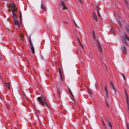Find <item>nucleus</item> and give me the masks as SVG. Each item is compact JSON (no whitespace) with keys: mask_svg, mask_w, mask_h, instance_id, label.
<instances>
[{"mask_svg":"<svg viewBox=\"0 0 129 129\" xmlns=\"http://www.w3.org/2000/svg\"><path fill=\"white\" fill-rule=\"evenodd\" d=\"M37 99L39 103L42 106H44V103L46 106L47 107L49 108V106L47 104L45 99L44 97L42 96L38 97L37 98Z\"/></svg>","mask_w":129,"mask_h":129,"instance_id":"f257e3e1","label":"nucleus"},{"mask_svg":"<svg viewBox=\"0 0 129 129\" xmlns=\"http://www.w3.org/2000/svg\"><path fill=\"white\" fill-rule=\"evenodd\" d=\"M121 40L124 42L126 43V40H127L129 41V38L128 36L126 34H124L123 36L121 38Z\"/></svg>","mask_w":129,"mask_h":129,"instance_id":"f03ea898","label":"nucleus"},{"mask_svg":"<svg viewBox=\"0 0 129 129\" xmlns=\"http://www.w3.org/2000/svg\"><path fill=\"white\" fill-rule=\"evenodd\" d=\"M110 84L111 85L112 87V89L114 91L115 94L116 95V92H117V90L114 87L112 81H111L110 83Z\"/></svg>","mask_w":129,"mask_h":129,"instance_id":"7ed1b4c3","label":"nucleus"},{"mask_svg":"<svg viewBox=\"0 0 129 129\" xmlns=\"http://www.w3.org/2000/svg\"><path fill=\"white\" fill-rule=\"evenodd\" d=\"M105 90L106 92V96L108 98V99H109V96L108 95V91L107 89V87L106 85H105Z\"/></svg>","mask_w":129,"mask_h":129,"instance_id":"20e7f679","label":"nucleus"},{"mask_svg":"<svg viewBox=\"0 0 129 129\" xmlns=\"http://www.w3.org/2000/svg\"><path fill=\"white\" fill-rule=\"evenodd\" d=\"M14 24L15 26L16 27L18 28L19 27V25L18 21L16 20H14Z\"/></svg>","mask_w":129,"mask_h":129,"instance_id":"39448f33","label":"nucleus"},{"mask_svg":"<svg viewBox=\"0 0 129 129\" xmlns=\"http://www.w3.org/2000/svg\"><path fill=\"white\" fill-rule=\"evenodd\" d=\"M60 4L62 6V9L64 10L67 9V7L65 6L64 3L63 2H60Z\"/></svg>","mask_w":129,"mask_h":129,"instance_id":"423d86ee","label":"nucleus"},{"mask_svg":"<svg viewBox=\"0 0 129 129\" xmlns=\"http://www.w3.org/2000/svg\"><path fill=\"white\" fill-rule=\"evenodd\" d=\"M93 17L94 19L96 21H97V16L95 12H94L93 14H92Z\"/></svg>","mask_w":129,"mask_h":129,"instance_id":"0eeeda50","label":"nucleus"},{"mask_svg":"<svg viewBox=\"0 0 129 129\" xmlns=\"http://www.w3.org/2000/svg\"><path fill=\"white\" fill-rule=\"evenodd\" d=\"M106 123L108 126L111 127V129H112V125L111 122L107 120L106 121Z\"/></svg>","mask_w":129,"mask_h":129,"instance_id":"6e6552de","label":"nucleus"},{"mask_svg":"<svg viewBox=\"0 0 129 129\" xmlns=\"http://www.w3.org/2000/svg\"><path fill=\"white\" fill-rule=\"evenodd\" d=\"M125 93H126V101H127V104H129V103L128 101V94H127V92H126V91H125Z\"/></svg>","mask_w":129,"mask_h":129,"instance_id":"1a4fd4ad","label":"nucleus"},{"mask_svg":"<svg viewBox=\"0 0 129 129\" xmlns=\"http://www.w3.org/2000/svg\"><path fill=\"white\" fill-rule=\"evenodd\" d=\"M41 7L42 9L43 10L45 11H46V8L45 7V6L43 4H41Z\"/></svg>","mask_w":129,"mask_h":129,"instance_id":"9d476101","label":"nucleus"},{"mask_svg":"<svg viewBox=\"0 0 129 129\" xmlns=\"http://www.w3.org/2000/svg\"><path fill=\"white\" fill-rule=\"evenodd\" d=\"M11 10H12V13H15V11L17 10V8L16 7H15V8H12Z\"/></svg>","mask_w":129,"mask_h":129,"instance_id":"9b49d317","label":"nucleus"},{"mask_svg":"<svg viewBox=\"0 0 129 129\" xmlns=\"http://www.w3.org/2000/svg\"><path fill=\"white\" fill-rule=\"evenodd\" d=\"M31 49V51L32 52L33 54H34V49L33 46H30Z\"/></svg>","mask_w":129,"mask_h":129,"instance_id":"f8f14e48","label":"nucleus"},{"mask_svg":"<svg viewBox=\"0 0 129 129\" xmlns=\"http://www.w3.org/2000/svg\"><path fill=\"white\" fill-rule=\"evenodd\" d=\"M13 18L14 20H15L16 18V16L15 13H12Z\"/></svg>","mask_w":129,"mask_h":129,"instance_id":"ddd939ff","label":"nucleus"},{"mask_svg":"<svg viewBox=\"0 0 129 129\" xmlns=\"http://www.w3.org/2000/svg\"><path fill=\"white\" fill-rule=\"evenodd\" d=\"M97 46L98 49L99 50L101 48V47L98 41H97Z\"/></svg>","mask_w":129,"mask_h":129,"instance_id":"4468645a","label":"nucleus"},{"mask_svg":"<svg viewBox=\"0 0 129 129\" xmlns=\"http://www.w3.org/2000/svg\"><path fill=\"white\" fill-rule=\"evenodd\" d=\"M9 6L10 7H11L12 8H13L15 7V5L14 4H10L9 5Z\"/></svg>","mask_w":129,"mask_h":129,"instance_id":"2eb2a0df","label":"nucleus"},{"mask_svg":"<svg viewBox=\"0 0 129 129\" xmlns=\"http://www.w3.org/2000/svg\"><path fill=\"white\" fill-rule=\"evenodd\" d=\"M6 86L9 89H10V84L9 83H6Z\"/></svg>","mask_w":129,"mask_h":129,"instance_id":"dca6fc26","label":"nucleus"},{"mask_svg":"<svg viewBox=\"0 0 129 129\" xmlns=\"http://www.w3.org/2000/svg\"><path fill=\"white\" fill-rule=\"evenodd\" d=\"M97 12H98V17H101V15L100 14V13H99V10L98 9V7H97Z\"/></svg>","mask_w":129,"mask_h":129,"instance_id":"f3484780","label":"nucleus"},{"mask_svg":"<svg viewBox=\"0 0 129 129\" xmlns=\"http://www.w3.org/2000/svg\"><path fill=\"white\" fill-rule=\"evenodd\" d=\"M57 93H58V95L57 96L58 97H60V91L59 89L57 88Z\"/></svg>","mask_w":129,"mask_h":129,"instance_id":"a211bd4d","label":"nucleus"},{"mask_svg":"<svg viewBox=\"0 0 129 129\" xmlns=\"http://www.w3.org/2000/svg\"><path fill=\"white\" fill-rule=\"evenodd\" d=\"M121 49L122 51H125L126 50V48L124 46L122 47L121 48Z\"/></svg>","mask_w":129,"mask_h":129,"instance_id":"6ab92c4d","label":"nucleus"},{"mask_svg":"<svg viewBox=\"0 0 129 129\" xmlns=\"http://www.w3.org/2000/svg\"><path fill=\"white\" fill-rule=\"evenodd\" d=\"M60 79L62 81H63L62 78V74H61L60 73Z\"/></svg>","mask_w":129,"mask_h":129,"instance_id":"aec40b11","label":"nucleus"},{"mask_svg":"<svg viewBox=\"0 0 129 129\" xmlns=\"http://www.w3.org/2000/svg\"><path fill=\"white\" fill-rule=\"evenodd\" d=\"M127 107H128V110L127 112L128 113H129V104H127Z\"/></svg>","mask_w":129,"mask_h":129,"instance_id":"412c9836","label":"nucleus"},{"mask_svg":"<svg viewBox=\"0 0 129 129\" xmlns=\"http://www.w3.org/2000/svg\"><path fill=\"white\" fill-rule=\"evenodd\" d=\"M88 92L89 94H92V92L90 90H88Z\"/></svg>","mask_w":129,"mask_h":129,"instance_id":"4be33fe9","label":"nucleus"},{"mask_svg":"<svg viewBox=\"0 0 129 129\" xmlns=\"http://www.w3.org/2000/svg\"><path fill=\"white\" fill-rule=\"evenodd\" d=\"M70 94H71V95H72V96L73 97V98H74V95H73V93H72V91H70Z\"/></svg>","mask_w":129,"mask_h":129,"instance_id":"5701e85b","label":"nucleus"},{"mask_svg":"<svg viewBox=\"0 0 129 129\" xmlns=\"http://www.w3.org/2000/svg\"><path fill=\"white\" fill-rule=\"evenodd\" d=\"M99 51L100 53L102 52V48L100 49L99 50Z\"/></svg>","mask_w":129,"mask_h":129,"instance_id":"b1692460","label":"nucleus"},{"mask_svg":"<svg viewBox=\"0 0 129 129\" xmlns=\"http://www.w3.org/2000/svg\"><path fill=\"white\" fill-rule=\"evenodd\" d=\"M30 46H33V44L32 43L30 40Z\"/></svg>","mask_w":129,"mask_h":129,"instance_id":"393cba45","label":"nucleus"},{"mask_svg":"<svg viewBox=\"0 0 129 129\" xmlns=\"http://www.w3.org/2000/svg\"><path fill=\"white\" fill-rule=\"evenodd\" d=\"M103 124L104 125V126L105 127V129H106V126L105 125V123L103 121Z\"/></svg>","mask_w":129,"mask_h":129,"instance_id":"a878e982","label":"nucleus"},{"mask_svg":"<svg viewBox=\"0 0 129 129\" xmlns=\"http://www.w3.org/2000/svg\"><path fill=\"white\" fill-rule=\"evenodd\" d=\"M23 36L22 34H21L20 35V37L21 38H23Z\"/></svg>","mask_w":129,"mask_h":129,"instance_id":"bb28decb","label":"nucleus"},{"mask_svg":"<svg viewBox=\"0 0 129 129\" xmlns=\"http://www.w3.org/2000/svg\"><path fill=\"white\" fill-rule=\"evenodd\" d=\"M59 73L60 74V73L61 74V71H60V68H59Z\"/></svg>","mask_w":129,"mask_h":129,"instance_id":"cd10ccee","label":"nucleus"},{"mask_svg":"<svg viewBox=\"0 0 129 129\" xmlns=\"http://www.w3.org/2000/svg\"><path fill=\"white\" fill-rule=\"evenodd\" d=\"M126 30L127 31L129 32V26L128 28H127Z\"/></svg>","mask_w":129,"mask_h":129,"instance_id":"c85d7f7f","label":"nucleus"},{"mask_svg":"<svg viewBox=\"0 0 129 129\" xmlns=\"http://www.w3.org/2000/svg\"><path fill=\"white\" fill-rule=\"evenodd\" d=\"M127 127H129V124L128 123H127Z\"/></svg>","mask_w":129,"mask_h":129,"instance_id":"c756f323","label":"nucleus"},{"mask_svg":"<svg viewBox=\"0 0 129 129\" xmlns=\"http://www.w3.org/2000/svg\"><path fill=\"white\" fill-rule=\"evenodd\" d=\"M81 47H82V48L83 49L84 48V47L82 45V46H81Z\"/></svg>","mask_w":129,"mask_h":129,"instance_id":"7c9ffc66","label":"nucleus"},{"mask_svg":"<svg viewBox=\"0 0 129 129\" xmlns=\"http://www.w3.org/2000/svg\"><path fill=\"white\" fill-rule=\"evenodd\" d=\"M94 34H93V37L94 38H95V35H94Z\"/></svg>","mask_w":129,"mask_h":129,"instance_id":"2f4dec72","label":"nucleus"},{"mask_svg":"<svg viewBox=\"0 0 129 129\" xmlns=\"http://www.w3.org/2000/svg\"><path fill=\"white\" fill-rule=\"evenodd\" d=\"M2 60L1 59V57H0V61H1Z\"/></svg>","mask_w":129,"mask_h":129,"instance_id":"473e14b6","label":"nucleus"},{"mask_svg":"<svg viewBox=\"0 0 129 129\" xmlns=\"http://www.w3.org/2000/svg\"><path fill=\"white\" fill-rule=\"evenodd\" d=\"M79 44L81 46H82V45L80 42H79Z\"/></svg>","mask_w":129,"mask_h":129,"instance_id":"72a5a7b5","label":"nucleus"},{"mask_svg":"<svg viewBox=\"0 0 129 129\" xmlns=\"http://www.w3.org/2000/svg\"><path fill=\"white\" fill-rule=\"evenodd\" d=\"M11 10L9 9V10H8V11H10H10H11Z\"/></svg>","mask_w":129,"mask_h":129,"instance_id":"f704fd0d","label":"nucleus"},{"mask_svg":"<svg viewBox=\"0 0 129 129\" xmlns=\"http://www.w3.org/2000/svg\"><path fill=\"white\" fill-rule=\"evenodd\" d=\"M123 77L124 78V80H125V79H124V77H125V76H123Z\"/></svg>","mask_w":129,"mask_h":129,"instance_id":"c9c22d12","label":"nucleus"},{"mask_svg":"<svg viewBox=\"0 0 129 129\" xmlns=\"http://www.w3.org/2000/svg\"><path fill=\"white\" fill-rule=\"evenodd\" d=\"M75 24L76 26H77V24H76V23L75 22Z\"/></svg>","mask_w":129,"mask_h":129,"instance_id":"e433bc0d","label":"nucleus"},{"mask_svg":"<svg viewBox=\"0 0 129 129\" xmlns=\"http://www.w3.org/2000/svg\"><path fill=\"white\" fill-rule=\"evenodd\" d=\"M106 105H107L108 106V105L107 103H106Z\"/></svg>","mask_w":129,"mask_h":129,"instance_id":"4c0bfd02","label":"nucleus"},{"mask_svg":"<svg viewBox=\"0 0 129 129\" xmlns=\"http://www.w3.org/2000/svg\"><path fill=\"white\" fill-rule=\"evenodd\" d=\"M80 2H81V0H78Z\"/></svg>","mask_w":129,"mask_h":129,"instance_id":"58836bf2","label":"nucleus"},{"mask_svg":"<svg viewBox=\"0 0 129 129\" xmlns=\"http://www.w3.org/2000/svg\"><path fill=\"white\" fill-rule=\"evenodd\" d=\"M127 129H129V127H127Z\"/></svg>","mask_w":129,"mask_h":129,"instance_id":"ea45409f","label":"nucleus"},{"mask_svg":"<svg viewBox=\"0 0 129 129\" xmlns=\"http://www.w3.org/2000/svg\"><path fill=\"white\" fill-rule=\"evenodd\" d=\"M21 13H20V16H21Z\"/></svg>","mask_w":129,"mask_h":129,"instance_id":"a19ab883","label":"nucleus"},{"mask_svg":"<svg viewBox=\"0 0 129 129\" xmlns=\"http://www.w3.org/2000/svg\"><path fill=\"white\" fill-rule=\"evenodd\" d=\"M125 2L127 3L125 1Z\"/></svg>","mask_w":129,"mask_h":129,"instance_id":"79ce46f5","label":"nucleus"}]
</instances>
